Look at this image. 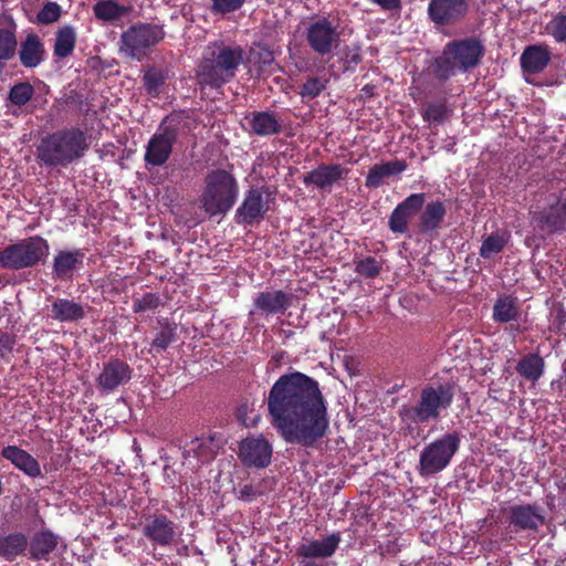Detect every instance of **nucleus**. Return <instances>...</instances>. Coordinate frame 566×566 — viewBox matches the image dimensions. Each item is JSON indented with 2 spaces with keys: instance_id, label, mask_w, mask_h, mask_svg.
<instances>
[{
  "instance_id": "f257e3e1",
  "label": "nucleus",
  "mask_w": 566,
  "mask_h": 566,
  "mask_svg": "<svg viewBox=\"0 0 566 566\" xmlns=\"http://www.w3.org/2000/svg\"><path fill=\"white\" fill-rule=\"evenodd\" d=\"M266 402L273 427L289 443L312 446L328 430L326 401L318 382L305 374L282 375Z\"/></svg>"
},
{
  "instance_id": "f03ea898",
  "label": "nucleus",
  "mask_w": 566,
  "mask_h": 566,
  "mask_svg": "<svg viewBox=\"0 0 566 566\" xmlns=\"http://www.w3.org/2000/svg\"><path fill=\"white\" fill-rule=\"evenodd\" d=\"M87 137L77 128L55 132L40 140L36 146V160L40 166L66 168L82 158L88 149Z\"/></svg>"
},
{
  "instance_id": "7ed1b4c3",
  "label": "nucleus",
  "mask_w": 566,
  "mask_h": 566,
  "mask_svg": "<svg viewBox=\"0 0 566 566\" xmlns=\"http://www.w3.org/2000/svg\"><path fill=\"white\" fill-rule=\"evenodd\" d=\"M242 59L243 52L240 46H229L222 43L208 45L197 70L199 85L201 87H221L234 77Z\"/></svg>"
},
{
  "instance_id": "20e7f679",
  "label": "nucleus",
  "mask_w": 566,
  "mask_h": 566,
  "mask_svg": "<svg viewBox=\"0 0 566 566\" xmlns=\"http://www.w3.org/2000/svg\"><path fill=\"white\" fill-rule=\"evenodd\" d=\"M451 385H437L424 387L413 407H403L400 410L401 420L407 424L408 431L413 430L412 424L436 421L442 411L447 410L453 400Z\"/></svg>"
},
{
  "instance_id": "39448f33",
  "label": "nucleus",
  "mask_w": 566,
  "mask_h": 566,
  "mask_svg": "<svg viewBox=\"0 0 566 566\" xmlns=\"http://www.w3.org/2000/svg\"><path fill=\"white\" fill-rule=\"evenodd\" d=\"M239 193L238 182L226 170H213L205 179V190L201 205L210 216L228 212L237 201Z\"/></svg>"
},
{
  "instance_id": "423d86ee",
  "label": "nucleus",
  "mask_w": 566,
  "mask_h": 566,
  "mask_svg": "<svg viewBox=\"0 0 566 566\" xmlns=\"http://www.w3.org/2000/svg\"><path fill=\"white\" fill-rule=\"evenodd\" d=\"M163 25L137 22L122 32L118 51L126 57L142 61L165 38Z\"/></svg>"
},
{
  "instance_id": "0eeeda50",
  "label": "nucleus",
  "mask_w": 566,
  "mask_h": 566,
  "mask_svg": "<svg viewBox=\"0 0 566 566\" xmlns=\"http://www.w3.org/2000/svg\"><path fill=\"white\" fill-rule=\"evenodd\" d=\"M481 54L482 46L475 40L450 43L437 60L436 74L440 78H448L458 71H467L478 63Z\"/></svg>"
},
{
  "instance_id": "6e6552de",
  "label": "nucleus",
  "mask_w": 566,
  "mask_h": 566,
  "mask_svg": "<svg viewBox=\"0 0 566 566\" xmlns=\"http://www.w3.org/2000/svg\"><path fill=\"white\" fill-rule=\"evenodd\" d=\"M49 243L41 237H30L0 252V265L6 269L21 270L31 268L49 254Z\"/></svg>"
},
{
  "instance_id": "1a4fd4ad",
  "label": "nucleus",
  "mask_w": 566,
  "mask_h": 566,
  "mask_svg": "<svg viewBox=\"0 0 566 566\" xmlns=\"http://www.w3.org/2000/svg\"><path fill=\"white\" fill-rule=\"evenodd\" d=\"M459 447L460 438L455 432L447 433L427 444L419 455V474L430 476L444 470Z\"/></svg>"
},
{
  "instance_id": "9d476101",
  "label": "nucleus",
  "mask_w": 566,
  "mask_h": 566,
  "mask_svg": "<svg viewBox=\"0 0 566 566\" xmlns=\"http://www.w3.org/2000/svg\"><path fill=\"white\" fill-rule=\"evenodd\" d=\"M306 39L312 50L318 54H328L338 45L336 27L325 18L318 19L306 29Z\"/></svg>"
},
{
  "instance_id": "9b49d317",
  "label": "nucleus",
  "mask_w": 566,
  "mask_h": 566,
  "mask_svg": "<svg viewBox=\"0 0 566 566\" xmlns=\"http://www.w3.org/2000/svg\"><path fill=\"white\" fill-rule=\"evenodd\" d=\"M271 193L264 188H252L237 210L239 222L252 224L263 218L270 209Z\"/></svg>"
},
{
  "instance_id": "f8f14e48",
  "label": "nucleus",
  "mask_w": 566,
  "mask_h": 566,
  "mask_svg": "<svg viewBox=\"0 0 566 566\" xmlns=\"http://www.w3.org/2000/svg\"><path fill=\"white\" fill-rule=\"evenodd\" d=\"M239 458L244 465L265 468L272 458V446L262 436L249 437L241 441Z\"/></svg>"
},
{
  "instance_id": "ddd939ff",
  "label": "nucleus",
  "mask_w": 566,
  "mask_h": 566,
  "mask_svg": "<svg viewBox=\"0 0 566 566\" xmlns=\"http://www.w3.org/2000/svg\"><path fill=\"white\" fill-rule=\"evenodd\" d=\"M175 139L176 134L170 129H164V132L155 134L146 146V164L151 166L164 165L171 154Z\"/></svg>"
},
{
  "instance_id": "4468645a",
  "label": "nucleus",
  "mask_w": 566,
  "mask_h": 566,
  "mask_svg": "<svg viewBox=\"0 0 566 566\" xmlns=\"http://www.w3.org/2000/svg\"><path fill=\"white\" fill-rule=\"evenodd\" d=\"M130 377V367L122 360L114 359L104 365L97 378V385L102 391L111 392L128 382Z\"/></svg>"
},
{
  "instance_id": "2eb2a0df",
  "label": "nucleus",
  "mask_w": 566,
  "mask_h": 566,
  "mask_svg": "<svg viewBox=\"0 0 566 566\" xmlns=\"http://www.w3.org/2000/svg\"><path fill=\"white\" fill-rule=\"evenodd\" d=\"M510 524L515 531H537L545 524V516L535 504L513 505L510 507Z\"/></svg>"
},
{
  "instance_id": "dca6fc26",
  "label": "nucleus",
  "mask_w": 566,
  "mask_h": 566,
  "mask_svg": "<svg viewBox=\"0 0 566 566\" xmlns=\"http://www.w3.org/2000/svg\"><path fill=\"white\" fill-rule=\"evenodd\" d=\"M423 193H413L407 197L390 214V230L395 233L406 232L409 219L423 206Z\"/></svg>"
},
{
  "instance_id": "f3484780",
  "label": "nucleus",
  "mask_w": 566,
  "mask_h": 566,
  "mask_svg": "<svg viewBox=\"0 0 566 566\" xmlns=\"http://www.w3.org/2000/svg\"><path fill=\"white\" fill-rule=\"evenodd\" d=\"M551 57L552 53L546 45H527L520 57L523 73L534 75L543 72L549 64Z\"/></svg>"
},
{
  "instance_id": "a211bd4d",
  "label": "nucleus",
  "mask_w": 566,
  "mask_h": 566,
  "mask_svg": "<svg viewBox=\"0 0 566 566\" xmlns=\"http://www.w3.org/2000/svg\"><path fill=\"white\" fill-rule=\"evenodd\" d=\"M144 535L157 545L168 546L176 536L175 524L165 515L154 516L146 522Z\"/></svg>"
},
{
  "instance_id": "6ab92c4d",
  "label": "nucleus",
  "mask_w": 566,
  "mask_h": 566,
  "mask_svg": "<svg viewBox=\"0 0 566 566\" xmlns=\"http://www.w3.org/2000/svg\"><path fill=\"white\" fill-rule=\"evenodd\" d=\"M346 174L347 170L340 165H322L304 175L303 182L306 186L312 185L318 189H327Z\"/></svg>"
},
{
  "instance_id": "aec40b11",
  "label": "nucleus",
  "mask_w": 566,
  "mask_h": 566,
  "mask_svg": "<svg viewBox=\"0 0 566 566\" xmlns=\"http://www.w3.org/2000/svg\"><path fill=\"white\" fill-rule=\"evenodd\" d=\"M428 12L432 21L439 24L449 23L465 12L463 0H432Z\"/></svg>"
},
{
  "instance_id": "412c9836",
  "label": "nucleus",
  "mask_w": 566,
  "mask_h": 566,
  "mask_svg": "<svg viewBox=\"0 0 566 566\" xmlns=\"http://www.w3.org/2000/svg\"><path fill=\"white\" fill-rule=\"evenodd\" d=\"M340 542L338 534H332L323 539L307 541L300 545L297 555L305 558H327L337 549Z\"/></svg>"
},
{
  "instance_id": "4be33fe9",
  "label": "nucleus",
  "mask_w": 566,
  "mask_h": 566,
  "mask_svg": "<svg viewBox=\"0 0 566 566\" xmlns=\"http://www.w3.org/2000/svg\"><path fill=\"white\" fill-rule=\"evenodd\" d=\"M521 316L517 297L501 296L497 297V323H511L505 327L510 337L514 340L515 336L520 333L518 318Z\"/></svg>"
},
{
  "instance_id": "5701e85b",
  "label": "nucleus",
  "mask_w": 566,
  "mask_h": 566,
  "mask_svg": "<svg viewBox=\"0 0 566 566\" xmlns=\"http://www.w3.org/2000/svg\"><path fill=\"white\" fill-rule=\"evenodd\" d=\"M1 455L28 476L38 478L41 475V467L38 460L25 450L15 446H8L2 449Z\"/></svg>"
},
{
  "instance_id": "b1692460",
  "label": "nucleus",
  "mask_w": 566,
  "mask_h": 566,
  "mask_svg": "<svg viewBox=\"0 0 566 566\" xmlns=\"http://www.w3.org/2000/svg\"><path fill=\"white\" fill-rule=\"evenodd\" d=\"M84 260V253L80 250L60 251L53 259V277L59 280L71 279L80 269Z\"/></svg>"
},
{
  "instance_id": "393cba45",
  "label": "nucleus",
  "mask_w": 566,
  "mask_h": 566,
  "mask_svg": "<svg viewBox=\"0 0 566 566\" xmlns=\"http://www.w3.org/2000/svg\"><path fill=\"white\" fill-rule=\"evenodd\" d=\"M291 301L292 295L283 291H265L255 296L254 306L265 314H279L285 312Z\"/></svg>"
},
{
  "instance_id": "a878e982",
  "label": "nucleus",
  "mask_w": 566,
  "mask_h": 566,
  "mask_svg": "<svg viewBox=\"0 0 566 566\" xmlns=\"http://www.w3.org/2000/svg\"><path fill=\"white\" fill-rule=\"evenodd\" d=\"M538 224L549 232L566 231V200H557L538 213Z\"/></svg>"
},
{
  "instance_id": "bb28decb",
  "label": "nucleus",
  "mask_w": 566,
  "mask_h": 566,
  "mask_svg": "<svg viewBox=\"0 0 566 566\" xmlns=\"http://www.w3.org/2000/svg\"><path fill=\"white\" fill-rule=\"evenodd\" d=\"M34 95L33 86L28 82L14 84L7 97V108L11 115L20 116L27 113V106Z\"/></svg>"
},
{
  "instance_id": "cd10ccee",
  "label": "nucleus",
  "mask_w": 566,
  "mask_h": 566,
  "mask_svg": "<svg viewBox=\"0 0 566 566\" xmlns=\"http://www.w3.org/2000/svg\"><path fill=\"white\" fill-rule=\"evenodd\" d=\"M44 53V44L34 33L28 34L20 44L19 57L24 67H36L43 61Z\"/></svg>"
},
{
  "instance_id": "c85d7f7f",
  "label": "nucleus",
  "mask_w": 566,
  "mask_h": 566,
  "mask_svg": "<svg viewBox=\"0 0 566 566\" xmlns=\"http://www.w3.org/2000/svg\"><path fill=\"white\" fill-rule=\"evenodd\" d=\"M406 169L402 160H391L384 164L374 165L366 177L367 188H377L381 186L387 178L397 176Z\"/></svg>"
},
{
  "instance_id": "c756f323",
  "label": "nucleus",
  "mask_w": 566,
  "mask_h": 566,
  "mask_svg": "<svg viewBox=\"0 0 566 566\" xmlns=\"http://www.w3.org/2000/svg\"><path fill=\"white\" fill-rule=\"evenodd\" d=\"M515 368L521 377L536 382L544 374L545 361L537 353H530L518 360Z\"/></svg>"
},
{
  "instance_id": "7c9ffc66",
  "label": "nucleus",
  "mask_w": 566,
  "mask_h": 566,
  "mask_svg": "<svg viewBox=\"0 0 566 566\" xmlns=\"http://www.w3.org/2000/svg\"><path fill=\"white\" fill-rule=\"evenodd\" d=\"M95 18L103 23H113L129 12V8L114 0H99L93 6Z\"/></svg>"
},
{
  "instance_id": "2f4dec72",
  "label": "nucleus",
  "mask_w": 566,
  "mask_h": 566,
  "mask_svg": "<svg viewBox=\"0 0 566 566\" xmlns=\"http://www.w3.org/2000/svg\"><path fill=\"white\" fill-rule=\"evenodd\" d=\"M244 119L256 135H271L280 130V124L275 116L266 112L252 113Z\"/></svg>"
},
{
  "instance_id": "473e14b6",
  "label": "nucleus",
  "mask_w": 566,
  "mask_h": 566,
  "mask_svg": "<svg viewBox=\"0 0 566 566\" xmlns=\"http://www.w3.org/2000/svg\"><path fill=\"white\" fill-rule=\"evenodd\" d=\"M76 30L73 25L65 24L55 33L54 55L64 59L72 54L76 44Z\"/></svg>"
},
{
  "instance_id": "72a5a7b5",
  "label": "nucleus",
  "mask_w": 566,
  "mask_h": 566,
  "mask_svg": "<svg viewBox=\"0 0 566 566\" xmlns=\"http://www.w3.org/2000/svg\"><path fill=\"white\" fill-rule=\"evenodd\" d=\"M83 316L84 308L73 301L60 298L52 304V317L60 322H74Z\"/></svg>"
},
{
  "instance_id": "f704fd0d",
  "label": "nucleus",
  "mask_w": 566,
  "mask_h": 566,
  "mask_svg": "<svg viewBox=\"0 0 566 566\" xmlns=\"http://www.w3.org/2000/svg\"><path fill=\"white\" fill-rule=\"evenodd\" d=\"M28 547V538L22 533H12L0 537V556L7 560H13Z\"/></svg>"
},
{
  "instance_id": "c9c22d12",
  "label": "nucleus",
  "mask_w": 566,
  "mask_h": 566,
  "mask_svg": "<svg viewBox=\"0 0 566 566\" xmlns=\"http://www.w3.org/2000/svg\"><path fill=\"white\" fill-rule=\"evenodd\" d=\"M57 545L56 536L51 532H41L30 543V554L34 559L45 558Z\"/></svg>"
},
{
  "instance_id": "e433bc0d",
  "label": "nucleus",
  "mask_w": 566,
  "mask_h": 566,
  "mask_svg": "<svg viewBox=\"0 0 566 566\" xmlns=\"http://www.w3.org/2000/svg\"><path fill=\"white\" fill-rule=\"evenodd\" d=\"M446 214V208L442 202L434 201L426 206L421 214L420 227L422 231H432L439 227Z\"/></svg>"
},
{
  "instance_id": "4c0bfd02",
  "label": "nucleus",
  "mask_w": 566,
  "mask_h": 566,
  "mask_svg": "<svg viewBox=\"0 0 566 566\" xmlns=\"http://www.w3.org/2000/svg\"><path fill=\"white\" fill-rule=\"evenodd\" d=\"M185 458L188 464L196 467L199 463L208 462L212 459V452L207 442L195 440L185 450Z\"/></svg>"
},
{
  "instance_id": "58836bf2",
  "label": "nucleus",
  "mask_w": 566,
  "mask_h": 566,
  "mask_svg": "<svg viewBox=\"0 0 566 566\" xmlns=\"http://www.w3.org/2000/svg\"><path fill=\"white\" fill-rule=\"evenodd\" d=\"M17 50V38L14 30L0 29V57L10 60Z\"/></svg>"
},
{
  "instance_id": "ea45409f",
  "label": "nucleus",
  "mask_w": 566,
  "mask_h": 566,
  "mask_svg": "<svg viewBox=\"0 0 566 566\" xmlns=\"http://www.w3.org/2000/svg\"><path fill=\"white\" fill-rule=\"evenodd\" d=\"M549 34L558 43L566 42V14L557 13L548 24Z\"/></svg>"
},
{
  "instance_id": "a19ab883",
  "label": "nucleus",
  "mask_w": 566,
  "mask_h": 566,
  "mask_svg": "<svg viewBox=\"0 0 566 566\" xmlns=\"http://www.w3.org/2000/svg\"><path fill=\"white\" fill-rule=\"evenodd\" d=\"M61 6L56 2H48L38 13V21L40 23L50 24L56 22L61 17Z\"/></svg>"
},
{
  "instance_id": "79ce46f5",
  "label": "nucleus",
  "mask_w": 566,
  "mask_h": 566,
  "mask_svg": "<svg viewBox=\"0 0 566 566\" xmlns=\"http://www.w3.org/2000/svg\"><path fill=\"white\" fill-rule=\"evenodd\" d=\"M325 80L319 77H312L304 83L300 94L302 95V97L315 98L325 90Z\"/></svg>"
},
{
  "instance_id": "37998d69",
  "label": "nucleus",
  "mask_w": 566,
  "mask_h": 566,
  "mask_svg": "<svg viewBox=\"0 0 566 566\" xmlns=\"http://www.w3.org/2000/svg\"><path fill=\"white\" fill-rule=\"evenodd\" d=\"M176 338V328L170 325H165L157 334L153 342V347L164 350L166 349Z\"/></svg>"
},
{
  "instance_id": "c03bdc74",
  "label": "nucleus",
  "mask_w": 566,
  "mask_h": 566,
  "mask_svg": "<svg viewBox=\"0 0 566 566\" xmlns=\"http://www.w3.org/2000/svg\"><path fill=\"white\" fill-rule=\"evenodd\" d=\"M356 272L369 279L376 277L380 272V263L375 258H366L357 263Z\"/></svg>"
},
{
  "instance_id": "a18cd8bd",
  "label": "nucleus",
  "mask_w": 566,
  "mask_h": 566,
  "mask_svg": "<svg viewBox=\"0 0 566 566\" xmlns=\"http://www.w3.org/2000/svg\"><path fill=\"white\" fill-rule=\"evenodd\" d=\"M160 303L159 296L153 293H147L139 298L134 300L133 308L135 312H145L156 308Z\"/></svg>"
},
{
  "instance_id": "49530a36",
  "label": "nucleus",
  "mask_w": 566,
  "mask_h": 566,
  "mask_svg": "<svg viewBox=\"0 0 566 566\" xmlns=\"http://www.w3.org/2000/svg\"><path fill=\"white\" fill-rule=\"evenodd\" d=\"M245 0H212V9L216 12L228 13L240 9Z\"/></svg>"
},
{
  "instance_id": "de8ad7c7",
  "label": "nucleus",
  "mask_w": 566,
  "mask_h": 566,
  "mask_svg": "<svg viewBox=\"0 0 566 566\" xmlns=\"http://www.w3.org/2000/svg\"><path fill=\"white\" fill-rule=\"evenodd\" d=\"M446 116V107L442 104H430L423 112V118L428 122H441Z\"/></svg>"
},
{
  "instance_id": "09e8293b",
  "label": "nucleus",
  "mask_w": 566,
  "mask_h": 566,
  "mask_svg": "<svg viewBox=\"0 0 566 566\" xmlns=\"http://www.w3.org/2000/svg\"><path fill=\"white\" fill-rule=\"evenodd\" d=\"M145 84L149 92H157L159 85L161 84V77L157 72H148L145 75Z\"/></svg>"
},
{
  "instance_id": "8fccbe9b",
  "label": "nucleus",
  "mask_w": 566,
  "mask_h": 566,
  "mask_svg": "<svg viewBox=\"0 0 566 566\" xmlns=\"http://www.w3.org/2000/svg\"><path fill=\"white\" fill-rule=\"evenodd\" d=\"M493 252H495V238L490 235L481 247V254L484 258H491Z\"/></svg>"
},
{
  "instance_id": "3c124183",
  "label": "nucleus",
  "mask_w": 566,
  "mask_h": 566,
  "mask_svg": "<svg viewBox=\"0 0 566 566\" xmlns=\"http://www.w3.org/2000/svg\"><path fill=\"white\" fill-rule=\"evenodd\" d=\"M369 2L379 6L384 10H395L400 8V0H368Z\"/></svg>"
},
{
  "instance_id": "603ef678",
  "label": "nucleus",
  "mask_w": 566,
  "mask_h": 566,
  "mask_svg": "<svg viewBox=\"0 0 566 566\" xmlns=\"http://www.w3.org/2000/svg\"><path fill=\"white\" fill-rule=\"evenodd\" d=\"M13 347V339L9 335L0 336V356H4Z\"/></svg>"
},
{
  "instance_id": "864d4df0",
  "label": "nucleus",
  "mask_w": 566,
  "mask_h": 566,
  "mask_svg": "<svg viewBox=\"0 0 566 566\" xmlns=\"http://www.w3.org/2000/svg\"><path fill=\"white\" fill-rule=\"evenodd\" d=\"M252 496V488L251 486H244L241 491V497H245L250 500Z\"/></svg>"
},
{
  "instance_id": "5fc2aeb1",
  "label": "nucleus",
  "mask_w": 566,
  "mask_h": 566,
  "mask_svg": "<svg viewBox=\"0 0 566 566\" xmlns=\"http://www.w3.org/2000/svg\"><path fill=\"white\" fill-rule=\"evenodd\" d=\"M503 248V241L502 239L497 235V245H496V249H497V252H500Z\"/></svg>"
},
{
  "instance_id": "6e6d98bb",
  "label": "nucleus",
  "mask_w": 566,
  "mask_h": 566,
  "mask_svg": "<svg viewBox=\"0 0 566 566\" xmlns=\"http://www.w3.org/2000/svg\"><path fill=\"white\" fill-rule=\"evenodd\" d=\"M3 61H6V60H4V57H0V75L2 74L3 69H4V63H3Z\"/></svg>"
},
{
  "instance_id": "4d7b16f0",
  "label": "nucleus",
  "mask_w": 566,
  "mask_h": 566,
  "mask_svg": "<svg viewBox=\"0 0 566 566\" xmlns=\"http://www.w3.org/2000/svg\"><path fill=\"white\" fill-rule=\"evenodd\" d=\"M302 566H322V565L314 563V562H306Z\"/></svg>"
},
{
  "instance_id": "13d9d810",
  "label": "nucleus",
  "mask_w": 566,
  "mask_h": 566,
  "mask_svg": "<svg viewBox=\"0 0 566 566\" xmlns=\"http://www.w3.org/2000/svg\"><path fill=\"white\" fill-rule=\"evenodd\" d=\"M481 369L484 371L492 370V366H489V364H486L484 367H481Z\"/></svg>"
},
{
  "instance_id": "bf43d9fd",
  "label": "nucleus",
  "mask_w": 566,
  "mask_h": 566,
  "mask_svg": "<svg viewBox=\"0 0 566 566\" xmlns=\"http://www.w3.org/2000/svg\"><path fill=\"white\" fill-rule=\"evenodd\" d=\"M563 370H564V373L566 374V360H565V361H564V364H563Z\"/></svg>"
},
{
  "instance_id": "052dcab7",
  "label": "nucleus",
  "mask_w": 566,
  "mask_h": 566,
  "mask_svg": "<svg viewBox=\"0 0 566 566\" xmlns=\"http://www.w3.org/2000/svg\"><path fill=\"white\" fill-rule=\"evenodd\" d=\"M495 311H496V307L494 306L493 307V316H495Z\"/></svg>"
}]
</instances>
